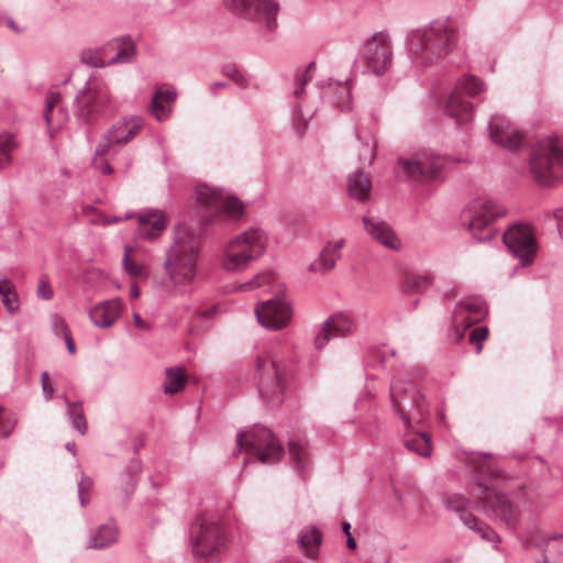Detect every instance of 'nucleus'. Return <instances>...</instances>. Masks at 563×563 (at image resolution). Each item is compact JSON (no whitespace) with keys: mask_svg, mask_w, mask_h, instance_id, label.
Segmentation results:
<instances>
[{"mask_svg":"<svg viewBox=\"0 0 563 563\" xmlns=\"http://www.w3.org/2000/svg\"><path fill=\"white\" fill-rule=\"evenodd\" d=\"M137 234L141 239L155 240L167 227V217L162 210L151 209L137 214Z\"/></svg>","mask_w":563,"mask_h":563,"instance_id":"b1692460","label":"nucleus"},{"mask_svg":"<svg viewBox=\"0 0 563 563\" xmlns=\"http://www.w3.org/2000/svg\"><path fill=\"white\" fill-rule=\"evenodd\" d=\"M15 147L16 142L12 134H0V170L12 163L11 153Z\"/></svg>","mask_w":563,"mask_h":563,"instance_id":"58836bf2","label":"nucleus"},{"mask_svg":"<svg viewBox=\"0 0 563 563\" xmlns=\"http://www.w3.org/2000/svg\"><path fill=\"white\" fill-rule=\"evenodd\" d=\"M371 179L364 172L357 170L349 175L347 191L352 198L358 201H365L371 196Z\"/></svg>","mask_w":563,"mask_h":563,"instance_id":"c756f323","label":"nucleus"},{"mask_svg":"<svg viewBox=\"0 0 563 563\" xmlns=\"http://www.w3.org/2000/svg\"><path fill=\"white\" fill-rule=\"evenodd\" d=\"M365 231L371 238L391 251H399L402 246L400 238L386 221L378 218H362Z\"/></svg>","mask_w":563,"mask_h":563,"instance_id":"5701e85b","label":"nucleus"},{"mask_svg":"<svg viewBox=\"0 0 563 563\" xmlns=\"http://www.w3.org/2000/svg\"><path fill=\"white\" fill-rule=\"evenodd\" d=\"M190 543L196 558L213 559L227 550L229 537L217 515L201 514L190 528Z\"/></svg>","mask_w":563,"mask_h":563,"instance_id":"39448f33","label":"nucleus"},{"mask_svg":"<svg viewBox=\"0 0 563 563\" xmlns=\"http://www.w3.org/2000/svg\"><path fill=\"white\" fill-rule=\"evenodd\" d=\"M360 156H361V159L368 161L371 163L375 157V143H373V144L366 143L364 145V152H362L360 154Z\"/></svg>","mask_w":563,"mask_h":563,"instance_id":"4d7b16f0","label":"nucleus"},{"mask_svg":"<svg viewBox=\"0 0 563 563\" xmlns=\"http://www.w3.org/2000/svg\"><path fill=\"white\" fill-rule=\"evenodd\" d=\"M199 253L200 234L187 224H179L164 261V271L174 288H187L194 283Z\"/></svg>","mask_w":563,"mask_h":563,"instance_id":"f03ea898","label":"nucleus"},{"mask_svg":"<svg viewBox=\"0 0 563 563\" xmlns=\"http://www.w3.org/2000/svg\"><path fill=\"white\" fill-rule=\"evenodd\" d=\"M5 24L9 29H11L13 32H15L18 34H21L24 32V29L20 27L12 18H7Z\"/></svg>","mask_w":563,"mask_h":563,"instance_id":"052dcab7","label":"nucleus"},{"mask_svg":"<svg viewBox=\"0 0 563 563\" xmlns=\"http://www.w3.org/2000/svg\"><path fill=\"white\" fill-rule=\"evenodd\" d=\"M52 327L56 335L65 336L70 333L66 321L60 317H55L53 319Z\"/></svg>","mask_w":563,"mask_h":563,"instance_id":"3c124183","label":"nucleus"},{"mask_svg":"<svg viewBox=\"0 0 563 563\" xmlns=\"http://www.w3.org/2000/svg\"><path fill=\"white\" fill-rule=\"evenodd\" d=\"M390 400L395 413L410 429L421 423L428 413V406L410 373L397 374L390 383Z\"/></svg>","mask_w":563,"mask_h":563,"instance_id":"20e7f679","label":"nucleus"},{"mask_svg":"<svg viewBox=\"0 0 563 563\" xmlns=\"http://www.w3.org/2000/svg\"><path fill=\"white\" fill-rule=\"evenodd\" d=\"M81 60L97 68L104 67L107 65V62H103L97 54L91 52L84 53L81 55Z\"/></svg>","mask_w":563,"mask_h":563,"instance_id":"864d4df0","label":"nucleus"},{"mask_svg":"<svg viewBox=\"0 0 563 563\" xmlns=\"http://www.w3.org/2000/svg\"><path fill=\"white\" fill-rule=\"evenodd\" d=\"M242 450L256 456L263 464H274L284 454L280 442L269 429L262 426H255L246 432L238 433L233 454L236 456Z\"/></svg>","mask_w":563,"mask_h":563,"instance_id":"9d476101","label":"nucleus"},{"mask_svg":"<svg viewBox=\"0 0 563 563\" xmlns=\"http://www.w3.org/2000/svg\"><path fill=\"white\" fill-rule=\"evenodd\" d=\"M292 314L291 305L285 297L276 296L255 307L258 323L273 331L286 328L290 323Z\"/></svg>","mask_w":563,"mask_h":563,"instance_id":"6ab92c4d","label":"nucleus"},{"mask_svg":"<svg viewBox=\"0 0 563 563\" xmlns=\"http://www.w3.org/2000/svg\"><path fill=\"white\" fill-rule=\"evenodd\" d=\"M98 157L102 158L103 156H97L95 154V158H93L95 167L97 169H99L104 175H111L113 173L112 166L109 163H107L106 161L99 159Z\"/></svg>","mask_w":563,"mask_h":563,"instance_id":"5fc2aeb1","label":"nucleus"},{"mask_svg":"<svg viewBox=\"0 0 563 563\" xmlns=\"http://www.w3.org/2000/svg\"><path fill=\"white\" fill-rule=\"evenodd\" d=\"M457 45V31L448 21H432L410 31L406 36V48L411 64L424 69L439 62Z\"/></svg>","mask_w":563,"mask_h":563,"instance_id":"f257e3e1","label":"nucleus"},{"mask_svg":"<svg viewBox=\"0 0 563 563\" xmlns=\"http://www.w3.org/2000/svg\"><path fill=\"white\" fill-rule=\"evenodd\" d=\"M133 57L134 46L128 40L123 42V46L115 53V55L107 62V65L126 64L132 62Z\"/></svg>","mask_w":563,"mask_h":563,"instance_id":"c03bdc74","label":"nucleus"},{"mask_svg":"<svg viewBox=\"0 0 563 563\" xmlns=\"http://www.w3.org/2000/svg\"><path fill=\"white\" fill-rule=\"evenodd\" d=\"M508 250L520 261L521 266L530 265L537 253V241L532 229L526 224H515L503 235Z\"/></svg>","mask_w":563,"mask_h":563,"instance_id":"a211bd4d","label":"nucleus"},{"mask_svg":"<svg viewBox=\"0 0 563 563\" xmlns=\"http://www.w3.org/2000/svg\"><path fill=\"white\" fill-rule=\"evenodd\" d=\"M224 74L234 81L239 87L246 88L249 86L247 78L234 66H227Z\"/></svg>","mask_w":563,"mask_h":563,"instance_id":"09e8293b","label":"nucleus"},{"mask_svg":"<svg viewBox=\"0 0 563 563\" xmlns=\"http://www.w3.org/2000/svg\"><path fill=\"white\" fill-rule=\"evenodd\" d=\"M529 174L542 186H553L563 177V151L554 140H541L533 147Z\"/></svg>","mask_w":563,"mask_h":563,"instance_id":"6e6552de","label":"nucleus"},{"mask_svg":"<svg viewBox=\"0 0 563 563\" xmlns=\"http://www.w3.org/2000/svg\"><path fill=\"white\" fill-rule=\"evenodd\" d=\"M324 102L339 110H349L352 106L351 82L331 80L321 91Z\"/></svg>","mask_w":563,"mask_h":563,"instance_id":"a878e982","label":"nucleus"},{"mask_svg":"<svg viewBox=\"0 0 563 563\" xmlns=\"http://www.w3.org/2000/svg\"><path fill=\"white\" fill-rule=\"evenodd\" d=\"M219 311V307L216 305L208 306L205 308H199L196 310V313L199 318H212Z\"/></svg>","mask_w":563,"mask_h":563,"instance_id":"6e6d98bb","label":"nucleus"},{"mask_svg":"<svg viewBox=\"0 0 563 563\" xmlns=\"http://www.w3.org/2000/svg\"><path fill=\"white\" fill-rule=\"evenodd\" d=\"M225 7L234 14L263 24L266 29L276 27L278 3L275 0H224Z\"/></svg>","mask_w":563,"mask_h":563,"instance_id":"4468645a","label":"nucleus"},{"mask_svg":"<svg viewBox=\"0 0 563 563\" xmlns=\"http://www.w3.org/2000/svg\"><path fill=\"white\" fill-rule=\"evenodd\" d=\"M356 330L354 319L346 313H335L323 321L316 333L313 346L316 350H323L328 343L335 338H345Z\"/></svg>","mask_w":563,"mask_h":563,"instance_id":"4be33fe9","label":"nucleus"},{"mask_svg":"<svg viewBox=\"0 0 563 563\" xmlns=\"http://www.w3.org/2000/svg\"><path fill=\"white\" fill-rule=\"evenodd\" d=\"M443 503L448 509L461 515L466 512L465 509L470 506L471 499L461 494H451L444 497Z\"/></svg>","mask_w":563,"mask_h":563,"instance_id":"37998d69","label":"nucleus"},{"mask_svg":"<svg viewBox=\"0 0 563 563\" xmlns=\"http://www.w3.org/2000/svg\"><path fill=\"white\" fill-rule=\"evenodd\" d=\"M63 338H64V340H65V343H66V346H67L68 352H69L70 354H74V353H75V351H76V347H75V342H74V340H73V338H71V333H69V334H67V335H65V336H63Z\"/></svg>","mask_w":563,"mask_h":563,"instance_id":"e2e57ef3","label":"nucleus"},{"mask_svg":"<svg viewBox=\"0 0 563 563\" xmlns=\"http://www.w3.org/2000/svg\"><path fill=\"white\" fill-rule=\"evenodd\" d=\"M142 128L143 119L141 117L132 115L117 121L102 134L96 146V155L106 156L112 145L128 144L140 133Z\"/></svg>","mask_w":563,"mask_h":563,"instance_id":"aec40b11","label":"nucleus"},{"mask_svg":"<svg viewBox=\"0 0 563 563\" xmlns=\"http://www.w3.org/2000/svg\"><path fill=\"white\" fill-rule=\"evenodd\" d=\"M114 111L115 102L109 87L101 79H89L75 98V113L82 122L90 123Z\"/></svg>","mask_w":563,"mask_h":563,"instance_id":"1a4fd4ad","label":"nucleus"},{"mask_svg":"<svg viewBox=\"0 0 563 563\" xmlns=\"http://www.w3.org/2000/svg\"><path fill=\"white\" fill-rule=\"evenodd\" d=\"M41 384L44 397L46 400H51L55 391L53 385L49 383V376L46 372L41 375Z\"/></svg>","mask_w":563,"mask_h":563,"instance_id":"603ef678","label":"nucleus"},{"mask_svg":"<svg viewBox=\"0 0 563 563\" xmlns=\"http://www.w3.org/2000/svg\"><path fill=\"white\" fill-rule=\"evenodd\" d=\"M92 485V479L82 474L78 483V498L81 506H86L89 503V492Z\"/></svg>","mask_w":563,"mask_h":563,"instance_id":"49530a36","label":"nucleus"},{"mask_svg":"<svg viewBox=\"0 0 563 563\" xmlns=\"http://www.w3.org/2000/svg\"><path fill=\"white\" fill-rule=\"evenodd\" d=\"M488 336V328L487 327H478L472 330L470 333V342L476 345V353L479 354L483 350V342Z\"/></svg>","mask_w":563,"mask_h":563,"instance_id":"de8ad7c7","label":"nucleus"},{"mask_svg":"<svg viewBox=\"0 0 563 563\" xmlns=\"http://www.w3.org/2000/svg\"><path fill=\"white\" fill-rule=\"evenodd\" d=\"M506 209L497 200L489 197H477L470 201L462 211V222L478 242L490 241L495 231L493 222L503 217Z\"/></svg>","mask_w":563,"mask_h":563,"instance_id":"0eeeda50","label":"nucleus"},{"mask_svg":"<svg viewBox=\"0 0 563 563\" xmlns=\"http://www.w3.org/2000/svg\"><path fill=\"white\" fill-rule=\"evenodd\" d=\"M341 254H335L332 249L324 246L319 257L309 265L312 273L324 274L335 266Z\"/></svg>","mask_w":563,"mask_h":563,"instance_id":"c9c22d12","label":"nucleus"},{"mask_svg":"<svg viewBox=\"0 0 563 563\" xmlns=\"http://www.w3.org/2000/svg\"><path fill=\"white\" fill-rule=\"evenodd\" d=\"M119 530L113 521L100 525L89 536L88 548L101 550L118 541Z\"/></svg>","mask_w":563,"mask_h":563,"instance_id":"c85d7f7f","label":"nucleus"},{"mask_svg":"<svg viewBox=\"0 0 563 563\" xmlns=\"http://www.w3.org/2000/svg\"><path fill=\"white\" fill-rule=\"evenodd\" d=\"M322 542V533L316 527L305 528L298 534V543L302 552L309 558H316Z\"/></svg>","mask_w":563,"mask_h":563,"instance_id":"2f4dec72","label":"nucleus"},{"mask_svg":"<svg viewBox=\"0 0 563 563\" xmlns=\"http://www.w3.org/2000/svg\"><path fill=\"white\" fill-rule=\"evenodd\" d=\"M177 97V92L174 88H158L150 103V111L153 117L158 121H165L172 113V107Z\"/></svg>","mask_w":563,"mask_h":563,"instance_id":"bb28decb","label":"nucleus"},{"mask_svg":"<svg viewBox=\"0 0 563 563\" xmlns=\"http://www.w3.org/2000/svg\"><path fill=\"white\" fill-rule=\"evenodd\" d=\"M60 102V93L57 90H49L45 99L44 119L48 126L49 136L53 137V130L60 128L68 120V112L59 108L57 113L54 112L55 107Z\"/></svg>","mask_w":563,"mask_h":563,"instance_id":"cd10ccee","label":"nucleus"},{"mask_svg":"<svg viewBox=\"0 0 563 563\" xmlns=\"http://www.w3.org/2000/svg\"><path fill=\"white\" fill-rule=\"evenodd\" d=\"M344 239H339L335 242H330L325 246L332 249L335 254H340L341 249L344 245Z\"/></svg>","mask_w":563,"mask_h":563,"instance_id":"bf43d9fd","label":"nucleus"},{"mask_svg":"<svg viewBox=\"0 0 563 563\" xmlns=\"http://www.w3.org/2000/svg\"><path fill=\"white\" fill-rule=\"evenodd\" d=\"M460 519L470 530L476 532L482 539L494 542L495 549H499L498 544L500 543L501 539L497 532L488 525L470 512L461 514Z\"/></svg>","mask_w":563,"mask_h":563,"instance_id":"7c9ffc66","label":"nucleus"},{"mask_svg":"<svg viewBox=\"0 0 563 563\" xmlns=\"http://www.w3.org/2000/svg\"><path fill=\"white\" fill-rule=\"evenodd\" d=\"M140 296V289L136 284H132L130 287V297L135 299Z\"/></svg>","mask_w":563,"mask_h":563,"instance_id":"338daca9","label":"nucleus"},{"mask_svg":"<svg viewBox=\"0 0 563 563\" xmlns=\"http://www.w3.org/2000/svg\"><path fill=\"white\" fill-rule=\"evenodd\" d=\"M66 415L73 426L81 435L86 434L88 423L85 418L82 404L80 401H69L65 398Z\"/></svg>","mask_w":563,"mask_h":563,"instance_id":"473e14b6","label":"nucleus"},{"mask_svg":"<svg viewBox=\"0 0 563 563\" xmlns=\"http://www.w3.org/2000/svg\"><path fill=\"white\" fill-rule=\"evenodd\" d=\"M294 113H295V115H296L299 120L303 121V122H305V124L308 122L309 117H306V115L302 113L301 107H300L299 104H297V103L294 106Z\"/></svg>","mask_w":563,"mask_h":563,"instance_id":"0e129e2a","label":"nucleus"},{"mask_svg":"<svg viewBox=\"0 0 563 563\" xmlns=\"http://www.w3.org/2000/svg\"><path fill=\"white\" fill-rule=\"evenodd\" d=\"M122 309L123 305L120 298L104 300L89 311V318L96 327L108 329L120 318Z\"/></svg>","mask_w":563,"mask_h":563,"instance_id":"393cba45","label":"nucleus"},{"mask_svg":"<svg viewBox=\"0 0 563 563\" xmlns=\"http://www.w3.org/2000/svg\"><path fill=\"white\" fill-rule=\"evenodd\" d=\"M477 486L478 490L472 489L473 498L485 504L487 510L492 511L496 520L508 528H514L518 521V511L510 504L507 496L481 483Z\"/></svg>","mask_w":563,"mask_h":563,"instance_id":"f3484780","label":"nucleus"},{"mask_svg":"<svg viewBox=\"0 0 563 563\" xmlns=\"http://www.w3.org/2000/svg\"><path fill=\"white\" fill-rule=\"evenodd\" d=\"M346 543L351 550H354L356 548V542L351 534L347 536Z\"/></svg>","mask_w":563,"mask_h":563,"instance_id":"774afa93","label":"nucleus"},{"mask_svg":"<svg viewBox=\"0 0 563 563\" xmlns=\"http://www.w3.org/2000/svg\"><path fill=\"white\" fill-rule=\"evenodd\" d=\"M285 366L278 349L263 350L256 357L257 390L267 402H278L285 391Z\"/></svg>","mask_w":563,"mask_h":563,"instance_id":"423d86ee","label":"nucleus"},{"mask_svg":"<svg viewBox=\"0 0 563 563\" xmlns=\"http://www.w3.org/2000/svg\"><path fill=\"white\" fill-rule=\"evenodd\" d=\"M0 296L9 312L18 311L20 306L18 295L12 290L10 282L5 278L0 279Z\"/></svg>","mask_w":563,"mask_h":563,"instance_id":"4c0bfd02","label":"nucleus"},{"mask_svg":"<svg viewBox=\"0 0 563 563\" xmlns=\"http://www.w3.org/2000/svg\"><path fill=\"white\" fill-rule=\"evenodd\" d=\"M404 444L409 451L423 457H428L431 454V437L426 432H418L406 437Z\"/></svg>","mask_w":563,"mask_h":563,"instance_id":"72a5a7b5","label":"nucleus"},{"mask_svg":"<svg viewBox=\"0 0 563 563\" xmlns=\"http://www.w3.org/2000/svg\"><path fill=\"white\" fill-rule=\"evenodd\" d=\"M446 163V158L437 156L429 151H420L409 158H399L402 172L415 181L440 177Z\"/></svg>","mask_w":563,"mask_h":563,"instance_id":"dca6fc26","label":"nucleus"},{"mask_svg":"<svg viewBox=\"0 0 563 563\" xmlns=\"http://www.w3.org/2000/svg\"><path fill=\"white\" fill-rule=\"evenodd\" d=\"M186 384L185 372L181 367H170L165 371L163 389L166 395L180 391Z\"/></svg>","mask_w":563,"mask_h":563,"instance_id":"f704fd0d","label":"nucleus"},{"mask_svg":"<svg viewBox=\"0 0 563 563\" xmlns=\"http://www.w3.org/2000/svg\"><path fill=\"white\" fill-rule=\"evenodd\" d=\"M363 57L367 69L376 76L384 75L393 63V44L385 32H376L364 43Z\"/></svg>","mask_w":563,"mask_h":563,"instance_id":"2eb2a0df","label":"nucleus"},{"mask_svg":"<svg viewBox=\"0 0 563 563\" xmlns=\"http://www.w3.org/2000/svg\"><path fill=\"white\" fill-rule=\"evenodd\" d=\"M268 238L260 228L245 230L229 240L221 252V267L229 273L246 271L266 251Z\"/></svg>","mask_w":563,"mask_h":563,"instance_id":"7ed1b4c3","label":"nucleus"},{"mask_svg":"<svg viewBox=\"0 0 563 563\" xmlns=\"http://www.w3.org/2000/svg\"><path fill=\"white\" fill-rule=\"evenodd\" d=\"M432 284V277L423 274H411L406 276L404 288L408 292H422Z\"/></svg>","mask_w":563,"mask_h":563,"instance_id":"e433bc0d","label":"nucleus"},{"mask_svg":"<svg viewBox=\"0 0 563 563\" xmlns=\"http://www.w3.org/2000/svg\"><path fill=\"white\" fill-rule=\"evenodd\" d=\"M314 63H310L303 70L299 71L295 77L294 95L296 97L303 92L305 86L312 80Z\"/></svg>","mask_w":563,"mask_h":563,"instance_id":"a18cd8bd","label":"nucleus"},{"mask_svg":"<svg viewBox=\"0 0 563 563\" xmlns=\"http://www.w3.org/2000/svg\"><path fill=\"white\" fill-rule=\"evenodd\" d=\"M36 294H37V297L43 300H49L53 298L54 292L45 277H42L38 280Z\"/></svg>","mask_w":563,"mask_h":563,"instance_id":"8fccbe9b","label":"nucleus"},{"mask_svg":"<svg viewBox=\"0 0 563 563\" xmlns=\"http://www.w3.org/2000/svg\"><path fill=\"white\" fill-rule=\"evenodd\" d=\"M492 142L509 152H516L527 145L526 134L504 115H493L489 121Z\"/></svg>","mask_w":563,"mask_h":563,"instance_id":"412c9836","label":"nucleus"},{"mask_svg":"<svg viewBox=\"0 0 563 563\" xmlns=\"http://www.w3.org/2000/svg\"><path fill=\"white\" fill-rule=\"evenodd\" d=\"M225 87H227L225 82H222V81L213 82L210 86V91H211L212 95L216 96L217 89H222V88H225Z\"/></svg>","mask_w":563,"mask_h":563,"instance_id":"69168bd1","label":"nucleus"},{"mask_svg":"<svg viewBox=\"0 0 563 563\" xmlns=\"http://www.w3.org/2000/svg\"><path fill=\"white\" fill-rule=\"evenodd\" d=\"M273 273L264 272L253 276L250 280L240 284L238 290L250 291L268 285L273 280Z\"/></svg>","mask_w":563,"mask_h":563,"instance_id":"79ce46f5","label":"nucleus"},{"mask_svg":"<svg viewBox=\"0 0 563 563\" xmlns=\"http://www.w3.org/2000/svg\"><path fill=\"white\" fill-rule=\"evenodd\" d=\"M290 462L295 470L302 471L306 467V449L296 441L288 444Z\"/></svg>","mask_w":563,"mask_h":563,"instance_id":"a19ab883","label":"nucleus"},{"mask_svg":"<svg viewBox=\"0 0 563 563\" xmlns=\"http://www.w3.org/2000/svg\"><path fill=\"white\" fill-rule=\"evenodd\" d=\"M132 247L130 245L124 246V254L122 258V265L124 271L133 278L145 277L144 265L131 258Z\"/></svg>","mask_w":563,"mask_h":563,"instance_id":"ea45409f","label":"nucleus"},{"mask_svg":"<svg viewBox=\"0 0 563 563\" xmlns=\"http://www.w3.org/2000/svg\"><path fill=\"white\" fill-rule=\"evenodd\" d=\"M486 314L487 307L481 297L467 296L461 298L452 311L450 338L456 343L460 342L464 338L465 331L483 320Z\"/></svg>","mask_w":563,"mask_h":563,"instance_id":"f8f14e48","label":"nucleus"},{"mask_svg":"<svg viewBox=\"0 0 563 563\" xmlns=\"http://www.w3.org/2000/svg\"><path fill=\"white\" fill-rule=\"evenodd\" d=\"M133 321H134V324L141 330L150 329V325L145 321L142 320V318L140 317L139 313L133 314Z\"/></svg>","mask_w":563,"mask_h":563,"instance_id":"680f3d73","label":"nucleus"},{"mask_svg":"<svg viewBox=\"0 0 563 563\" xmlns=\"http://www.w3.org/2000/svg\"><path fill=\"white\" fill-rule=\"evenodd\" d=\"M486 90L485 82L477 76H461L448 98L445 110L459 124L467 123L473 118V106L463 95L475 98Z\"/></svg>","mask_w":563,"mask_h":563,"instance_id":"9b49d317","label":"nucleus"},{"mask_svg":"<svg viewBox=\"0 0 563 563\" xmlns=\"http://www.w3.org/2000/svg\"><path fill=\"white\" fill-rule=\"evenodd\" d=\"M196 200L207 209L210 221L222 213L230 219H239L243 214L240 199L227 196L222 190L205 184L196 187Z\"/></svg>","mask_w":563,"mask_h":563,"instance_id":"ddd939ff","label":"nucleus"},{"mask_svg":"<svg viewBox=\"0 0 563 563\" xmlns=\"http://www.w3.org/2000/svg\"><path fill=\"white\" fill-rule=\"evenodd\" d=\"M554 218L556 220L559 233L563 239V208H559L554 211Z\"/></svg>","mask_w":563,"mask_h":563,"instance_id":"13d9d810","label":"nucleus"}]
</instances>
